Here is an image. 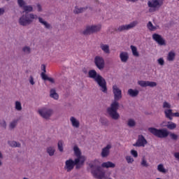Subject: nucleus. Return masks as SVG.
Segmentation results:
<instances>
[{"label":"nucleus","instance_id":"obj_37","mask_svg":"<svg viewBox=\"0 0 179 179\" xmlns=\"http://www.w3.org/2000/svg\"><path fill=\"white\" fill-rule=\"evenodd\" d=\"M138 85L141 87H148V81L140 80L138 81Z\"/></svg>","mask_w":179,"mask_h":179},{"label":"nucleus","instance_id":"obj_50","mask_svg":"<svg viewBox=\"0 0 179 179\" xmlns=\"http://www.w3.org/2000/svg\"><path fill=\"white\" fill-rule=\"evenodd\" d=\"M5 13V9L0 8V16H2Z\"/></svg>","mask_w":179,"mask_h":179},{"label":"nucleus","instance_id":"obj_7","mask_svg":"<svg viewBox=\"0 0 179 179\" xmlns=\"http://www.w3.org/2000/svg\"><path fill=\"white\" fill-rule=\"evenodd\" d=\"M38 113L42 118H44L45 120H50V118H51V115L54 114V110L48 108H42L38 110Z\"/></svg>","mask_w":179,"mask_h":179},{"label":"nucleus","instance_id":"obj_45","mask_svg":"<svg viewBox=\"0 0 179 179\" xmlns=\"http://www.w3.org/2000/svg\"><path fill=\"white\" fill-rule=\"evenodd\" d=\"M17 3L20 8H23L24 6V0H17Z\"/></svg>","mask_w":179,"mask_h":179},{"label":"nucleus","instance_id":"obj_29","mask_svg":"<svg viewBox=\"0 0 179 179\" xmlns=\"http://www.w3.org/2000/svg\"><path fill=\"white\" fill-rule=\"evenodd\" d=\"M157 170H158V171H159V173H164V174H166V173H167V170H166V169H164L163 164H160L158 165Z\"/></svg>","mask_w":179,"mask_h":179},{"label":"nucleus","instance_id":"obj_38","mask_svg":"<svg viewBox=\"0 0 179 179\" xmlns=\"http://www.w3.org/2000/svg\"><path fill=\"white\" fill-rule=\"evenodd\" d=\"M156 87L157 86V83L153 81H147V87Z\"/></svg>","mask_w":179,"mask_h":179},{"label":"nucleus","instance_id":"obj_23","mask_svg":"<svg viewBox=\"0 0 179 179\" xmlns=\"http://www.w3.org/2000/svg\"><path fill=\"white\" fill-rule=\"evenodd\" d=\"M8 143L10 148H21L22 144L15 141H8Z\"/></svg>","mask_w":179,"mask_h":179},{"label":"nucleus","instance_id":"obj_33","mask_svg":"<svg viewBox=\"0 0 179 179\" xmlns=\"http://www.w3.org/2000/svg\"><path fill=\"white\" fill-rule=\"evenodd\" d=\"M57 148L59 152H64V143H62V140L59 141Z\"/></svg>","mask_w":179,"mask_h":179},{"label":"nucleus","instance_id":"obj_44","mask_svg":"<svg viewBox=\"0 0 179 179\" xmlns=\"http://www.w3.org/2000/svg\"><path fill=\"white\" fill-rule=\"evenodd\" d=\"M0 126L1 127V128L6 129V127H7L6 121L5 120L1 121L0 122Z\"/></svg>","mask_w":179,"mask_h":179},{"label":"nucleus","instance_id":"obj_11","mask_svg":"<svg viewBox=\"0 0 179 179\" xmlns=\"http://www.w3.org/2000/svg\"><path fill=\"white\" fill-rule=\"evenodd\" d=\"M145 145H148V140L145 138V136H143V135H138V139L136 143L133 144V146L136 148H145Z\"/></svg>","mask_w":179,"mask_h":179},{"label":"nucleus","instance_id":"obj_35","mask_svg":"<svg viewBox=\"0 0 179 179\" xmlns=\"http://www.w3.org/2000/svg\"><path fill=\"white\" fill-rule=\"evenodd\" d=\"M43 80H48L50 83H55V80L52 78L48 77V76H43Z\"/></svg>","mask_w":179,"mask_h":179},{"label":"nucleus","instance_id":"obj_25","mask_svg":"<svg viewBox=\"0 0 179 179\" xmlns=\"http://www.w3.org/2000/svg\"><path fill=\"white\" fill-rule=\"evenodd\" d=\"M176 58V52L171 51L168 53L167 59L170 62L174 61Z\"/></svg>","mask_w":179,"mask_h":179},{"label":"nucleus","instance_id":"obj_14","mask_svg":"<svg viewBox=\"0 0 179 179\" xmlns=\"http://www.w3.org/2000/svg\"><path fill=\"white\" fill-rule=\"evenodd\" d=\"M164 0H151V1H148V6L149 8H160V6H162L163 1Z\"/></svg>","mask_w":179,"mask_h":179},{"label":"nucleus","instance_id":"obj_36","mask_svg":"<svg viewBox=\"0 0 179 179\" xmlns=\"http://www.w3.org/2000/svg\"><path fill=\"white\" fill-rule=\"evenodd\" d=\"M41 69L43 72L41 73V76L43 78V76H47V70H45V64H42L41 65Z\"/></svg>","mask_w":179,"mask_h":179},{"label":"nucleus","instance_id":"obj_60","mask_svg":"<svg viewBox=\"0 0 179 179\" xmlns=\"http://www.w3.org/2000/svg\"><path fill=\"white\" fill-rule=\"evenodd\" d=\"M178 96H179V94H178Z\"/></svg>","mask_w":179,"mask_h":179},{"label":"nucleus","instance_id":"obj_18","mask_svg":"<svg viewBox=\"0 0 179 179\" xmlns=\"http://www.w3.org/2000/svg\"><path fill=\"white\" fill-rule=\"evenodd\" d=\"M70 121L71 122L72 127L74 128H79V127H80V122H79V120H78L76 117L73 116L70 117Z\"/></svg>","mask_w":179,"mask_h":179},{"label":"nucleus","instance_id":"obj_15","mask_svg":"<svg viewBox=\"0 0 179 179\" xmlns=\"http://www.w3.org/2000/svg\"><path fill=\"white\" fill-rule=\"evenodd\" d=\"M113 146L111 144H108L106 147L102 148L101 152V157H108L110 156V149H111Z\"/></svg>","mask_w":179,"mask_h":179},{"label":"nucleus","instance_id":"obj_43","mask_svg":"<svg viewBox=\"0 0 179 179\" xmlns=\"http://www.w3.org/2000/svg\"><path fill=\"white\" fill-rule=\"evenodd\" d=\"M131 155L134 157H138V151L135 150H131L130 151Z\"/></svg>","mask_w":179,"mask_h":179},{"label":"nucleus","instance_id":"obj_20","mask_svg":"<svg viewBox=\"0 0 179 179\" xmlns=\"http://www.w3.org/2000/svg\"><path fill=\"white\" fill-rule=\"evenodd\" d=\"M127 94H129L130 97H138V95L139 94V90L129 89L127 92Z\"/></svg>","mask_w":179,"mask_h":179},{"label":"nucleus","instance_id":"obj_5","mask_svg":"<svg viewBox=\"0 0 179 179\" xmlns=\"http://www.w3.org/2000/svg\"><path fill=\"white\" fill-rule=\"evenodd\" d=\"M148 131L154 135V136H156L157 138H160L161 139H163V138H167V136H170L171 139L172 141H174L175 142H177L178 141V135L174 134V133H169V131L166 129H157L155 127H149Z\"/></svg>","mask_w":179,"mask_h":179},{"label":"nucleus","instance_id":"obj_51","mask_svg":"<svg viewBox=\"0 0 179 179\" xmlns=\"http://www.w3.org/2000/svg\"><path fill=\"white\" fill-rule=\"evenodd\" d=\"M80 165L83 166V164H80V162L76 164V169H80Z\"/></svg>","mask_w":179,"mask_h":179},{"label":"nucleus","instance_id":"obj_41","mask_svg":"<svg viewBox=\"0 0 179 179\" xmlns=\"http://www.w3.org/2000/svg\"><path fill=\"white\" fill-rule=\"evenodd\" d=\"M162 107L164 108H169V110H170V108H171V104H170V103L167 102V101H164L163 103V106Z\"/></svg>","mask_w":179,"mask_h":179},{"label":"nucleus","instance_id":"obj_1","mask_svg":"<svg viewBox=\"0 0 179 179\" xmlns=\"http://www.w3.org/2000/svg\"><path fill=\"white\" fill-rule=\"evenodd\" d=\"M23 14L18 20V23L20 26H23L24 27H27V26H30L34 20H38L39 23L45 26V29L48 30L52 29L51 24L47 22V21L44 20L43 17L37 16V15H34L33 13H29V12H33V6H24L23 7Z\"/></svg>","mask_w":179,"mask_h":179},{"label":"nucleus","instance_id":"obj_48","mask_svg":"<svg viewBox=\"0 0 179 179\" xmlns=\"http://www.w3.org/2000/svg\"><path fill=\"white\" fill-rule=\"evenodd\" d=\"M82 72L83 73H85V75H87V73H89L88 71H87V68L86 67H83L82 69Z\"/></svg>","mask_w":179,"mask_h":179},{"label":"nucleus","instance_id":"obj_55","mask_svg":"<svg viewBox=\"0 0 179 179\" xmlns=\"http://www.w3.org/2000/svg\"><path fill=\"white\" fill-rule=\"evenodd\" d=\"M150 12H155V10H156V9L155 8H150Z\"/></svg>","mask_w":179,"mask_h":179},{"label":"nucleus","instance_id":"obj_54","mask_svg":"<svg viewBox=\"0 0 179 179\" xmlns=\"http://www.w3.org/2000/svg\"><path fill=\"white\" fill-rule=\"evenodd\" d=\"M129 1V2H138V0H127Z\"/></svg>","mask_w":179,"mask_h":179},{"label":"nucleus","instance_id":"obj_39","mask_svg":"<svg viewBox=\"0 0 179 179\" xmlns=\"http://www.w3.org/2000/svg\"><path fill=\"white\" fill-rule=\"evenodd\" d=\"M22 51L25 54H30V52H31V49L29 46H24L22 48Z\"/></svg>","mask_w":179,"mask_h":179},{"label":"nucleus","instance_id":"obj_42","mask_svg":"<svg viewBox=\"0 0 179 179\" xmlns=\"http://www.w3.org/2000/svg\"><path fill=\"white\" fill-rule=\"evenodd\" d=\"M125 159H126L127 163H129V164L134 163V158H132L131 156H127L125 157Z\"/></svg>","mask_w":179,"mask_h":179},{"label":"nucleus","instance_id":"obj_10","mask_svg":"<svg viewBox=\"0 0 179 179\" xmlns=\"http://www.w3.org/2000/svg\"><path fill=\"white\" fill-rule=\"evenodd\" d=\"M79 162V159H76L74 161L72 159H69L66 161L64 169L66 170L68 173L72 171V169L75 167L76 164H78Z\"/></svg>","mask_w":179,"mask_h":179},{"label":"nucleus","instance_id":"obj_28","mask_svg":"<svg viewBox=\"0 0 179 179\" xmlns=\"http://www.w3.org/2000/svg\"><path fill=\"white\" fill-rule=\"evenodd\" d=\"M127 125L130 128H134V127H136V122H135V120L134 119H129L127 122Z\"/></svg>","mask_w":179,"mask_h":179},{"label":"nucleus","instance_id":"obj_26","mask_svg":"<svg viewBox=\"0 0 179 179\" xmlns=\"http://www.w3.org/2000/svg\"><path fill=\"white\" fill-rule=\"evenodd\" d=\"M47 153L49 155V156H54L55 153V148L54 147H48L46 149Z\"/></svg>","mask_w":179,"mask_h":179},{"label":"nucleus","instance_id":"obj_17","mask_svg":"<svg viewBox=\"0 0 179 179\" xmlns=\"http://www.w3.org/2000/svg\"><path fill=\"white\" fill-rule=\"evenodd\" d=\"M120 61L125 64L128 62V59H129V55L127 52H122L120 54Z\"/></svg>","mask_w":179,"mask_h":179},{"label":"nucleus","instance_id":"obj_13","mask_svg":"<svg viewBox=\"0 0 179 179\" xmlns=\"http://www.w3.org/2000/svg\"><path fill=\"white\" fill-rule=\"evenodd\" d=\"M152 39L155 40V41H156L159 45H166V41L164 38H163L162 35L159 34H153Z\"/></svg>","mask_w":179,"mask_h":179},{"label":"nucleus","instance_id":"obj_19","mask_svg":"<svg viewBox=\"0 0 179 179\" xmlns=\"http://www.w3.org/2000/svg\"><path fill=\"white\" fill-rule=\"evenodd\" d=\"M50 97H51V99H54V100H58V99H59V95L58 94V93H57V90H55V88H52L50 90Z\"/></svg>","mask_w":179,"mask_h":179},{"label":"nucleus","instance_id":"obj_24","mask_svg":"<svg viewBox=\"0 0 179 179\" xmlns=\"http://www.w3.org/2000/svg\"><path fill=\"white\" fill-rule=\"evenodd\" d=\"M130 48L131 50V52L132 55H134V57H139V52H138V48H136V46H134V45H131Z\"/></svg>","mask_w":179,"mask_h":179},{"label":"nucleus","instance_id":"obj_8","mask_svg":"<svg viewBox=\"0 0 179 179\" xmlns=\"http://www.w3.org/2000/svg\"><path fill=\"white\" fill-rule=\"evenodd\" d=\"M138 21H134L129 24L119 26L118 28L115 29V31H116V33H121L122 31H125V30H130V29L136 27Z\"/></svg>","mask_w":179,"mask_h":179},{"label":"nucleus","instance_id":"obj_52","mask_svg":"<svg viewBox=\"0 0 179 179\" xmlns=\"http://www.w3.org/2000/svg\"><path fill=\"white\" fill-rule=\"evenodd\" d=\"M0 159H3V155H2V152H0ZM0 166H2V162L0 161Z\"/></svg>","mask_w":179,"mask_h":179},{"label":"nucleus","instance_id":"obj_16","mask_svg":"<svg viewBox=\"0 0 179 179\" xmlns=\"http://www.w3.org/2000/svg\"><path fill=\"white\" fill-rule=\"evenodd\" d=\"M89 9V6H86L85 7H80L76 6L73 10V13L75 15H79V13H83V12H86V10Z\"/></svg>","mask_w":179,"mask_h":179},{"label":"nucleus","instance_id":"obj_47","mask_svg":"<svg viewBox=\"0 0 179 179\" xmlns=\"http://www.w3.org/2000/svg\"><path fill=\"white\" fill-rule=\"evenodd\" d=\"M29 83L33 86L34 85V78H33V76H29Z\"/></svg>","mask_w":179,"mask_h":179},{"label":"nucleus","instance_id":"obj_56","mask_svg":"<svg viewBox=\"0 0 179 179\" xmlns=\"http://www.w3.org/2000/svg\"><path fill=\"white\" fill-rule=\"evenodd\" d=\"M29 72H30V71L26 70L25 73H29Z\"/></svg>","mask_w":179,"mask_h":179},{"label":"nucleus","instance_id":"obj_6","mask_svg":"<svg viewBox=\"0 0 179 179\" xmlns=\"http://www.w3.org/2000/svg\"><path fill=\"white\" fill-rule=\"evenodd\" d=\"M101 30V25H92L87 26L85 29L83 31L82 34L84 36H90V34H94V33H99Z\"/></svg>","mask_w":179,"mask_h":179},{"label":"nucleus","instance_id":"obj_30","mask_svg":"<svg viewBox=\"0 0 179 179\" xmlns=\"http://www.w3.org/2000/svg\"><path fill=\"white\" fill-rule=\"evenodd\" d=\"M99 121H100L101 125H103L105 127H108V124H109L108 120H107L104 117H101Z\"/></svg>","mask_w":179,"mask_h":179},{"label":"nucleus","instance_id":"obj_53","mask_svg":"<svg viewBox=\"0 0 179 179\" xmlns=\"http://www.w3.org/2000/svg\"><path fill=\"white\" fill-rule=\"evenodd\" d=\"M173 117H179V113L176 112V113H173Z\"/></svg>","mask_w":179,"mask_h":179},{"label":"nucleus","instance_id":"obj_4","mask_svg":"<svg viewBox=\"0 0 179 179\" xmlns=\"http://www.w3.org/2000/svg\"><path fill=\"white\" fill-rule=\"evenodd\" d=\"M88 78H90V79H93L94 80V82L100 87L101 92H103V93H107V81H106V79L103 78L101 75L97 73V71H96V70H90L88 71Z\"/></svg>","mask_w":179,"mask_h":179},{"label":"nucleus","instance_id":"obj_21","mask_svg":"<svg viewBox=\"0 0 179 179\" xmlns=\"http://www.w3.org/2000/svg\"><path fill=\"white\" fill-rule=\"evenodd\" d=\"M164 114L166 118L170 120V121L173 120V110L171 109H166L164 110Z\"/></svg>","mask_w":179,"mask_h":179},{"label":"nucleus","instance_id":"obj_9","mask_svg":"<svg viewBox=\"0 0 179 179\" xmlns=\"http://www.w3.org/2000/svg\"><path fill=\"white\" fill-rule=\"evenodd\" d=\"M94 63L99 71H103L106 66V62H104V58L101 56H96L94 59Z\"/></svg>","mask_w":179,"mask_h":179},{"label":"nucleus","instance_id":"obj_31","mask_svg":"<svg viewBox=\"0 0 179 179\" xmlns=\"http://www.w3.org/2000/svg\"><path fill=\"white\" fill-rule=\"evenodd\" d=\"M15 108V110H17V111H22V103H20V101H16Z\"/></svg>","mask_w":179,"mask_h":179},{"label":"nucleus","instance_id":"obj_46","mask_svg":"<svg viewBox=\"0 0 179 179\" xmlns=\"http://www.w3.org/2000/svg\"><path fill=\"white\" fill-rule=\"evenodd\" d=\"M157 62L159 65H161V66H163V65H164V59H163V58L158 59Z\"/></svg>","mask_w":179,"mask_h":179},{"label":"nucleus","instance_id":"obj_40","mask_svg":"<svg viewBox=\"0 0 179 179\" xmlns=\"http://www.w3.org/2000/svg\"><path fill=\"white\" fill-rule=\"evenodd\" d=\"M141 164L143 167H149V164H148V161H146V159H145V157H143L142 158V162H141Z\"/></svg>","mask_w":179,"mask_h":179},{"label":"nucleus","instance_id":"obj_27","mask_svg":"<svg viewBox=\"0 0 179 179\" xmlns=\"http://www.w3.org/2000/svg\"><path fill=\"white\" fill-rule=\"evenodd\" d=\"M168 129H176L177 128V124L176 123H173L172 122H168V124L166 125Z\"/></svg>","mask_w":179,"mask_h":179},{"label":"nucleus","instance_id":"obj_59","mask_svg":"<svg viewBox=\"0 0 179 179\" xmlns=\"http://www.w3.org/2000/svg\"><path fill=\"white\" fill-rule=\"evenodd\" d=\"M7 1H9V0H7Z\"/></svg>","mask_w":179,"mask_h":179},{"label":"nucleus","instance_id":"obj_57","mask_svg":"<svg viewBox=\"0 0 179 179\" xmlns=\"http://www.w3.org/2000/svg\"><path fill=\"white\" fill-rule=\"evenodd\" d=\"M122 108H124V105H122Z\"/></svg>","mask_w":179,"mask_h":179},{"label":"nucleus","instance_id":"obj_3","mask_svg":"<svg viewBox=\"0 0 179 179\" xmlns=\"http://www.w3.org/2000/svg\"><path fill=\"white\" fill-rule=\"evenodd\" d=\"M89 167L91 169V174H92L94 178L103 179L106 176V173L103 170V167L105 169H114L115 167V164L111 162H103L100 165L96 164L90 163Z\"/></svg>","mask_w":179,"mask_h":179},{"label":"nucleus","instance_id":"obj_12","mask_svg":"<svg viewBox=\"0 0 179 179\" xmlns=\"http://www.w3.org/2000/svg\"><path fill=\"white\" fill-rule=\"evenodd\" d=\"M73 150L75 155L77 157L76 159H78L79 162H80V164H84L86 159L85 158V156L82 155V152H80V149H79V147H78V145L74 146Z\"/></svg>","mask_w":179,"mask_h":179},{"label":"nucleus","instance_id":"obj_58","mask_svg":"<svg viewBox=\"0 0 179 179\" xmlns=\"http://www.w3.org/2000/svg\"><path fill=\"white\" fill-rule=\"evenodd\" d=\"M0 83H1V80H0Z\"/></svg>","mask_w":179,"mask_h":179},{"label":"nucleus","instance_id":"obj_32","mask_svg":"<svg viewBox=\"0 0 179 179\" xmlns=\"http://www.w3.org/2000/svg\"><path fill=\"white\" fill-rule=\"evenodd\" d=\"M17 125V120H13L10 124H9V128L10 129H15L16 128V126Z\"/></svg>","mask_w":179,"mask_h":179},{"label":"nucleus","instance_id":"obj_22","mask_svg":"<svg viewBox=\"0 0 179 179\" xmlns=\"http://www.w3.org/2000/svg\"><path fill=\"white\" fill-rule=\"evenodd\" d=\"M100 48L105 52V54H110V45L101 43Z\"/></svg>","mask_w":179,"mask_h":179},{"label":"nucleus","instance_id":"obj_49","mask_svg":"<svg viewBox=\"0 0 179 179\" xmlns=\"http://www.w3.org/2000/svg\"><path fill=\"white\" fill-rule=\"evenodd\" d=\"M37 8H38V12H41L43 10L41 5L37 4Z\"/></svg>","mask_w":179,"mask_h":179},{"label":"nucleus","instance_id":"obj_34","mask_svg":"<svg viewBox=\"0 0 179 179\" xmlns=\"http://www.w3.org/2000/svg\"><path fill=\"white\" fill-rule=\"evenodd\" d=\"M147 27L148 29L150 30V31H154V30H156V29H157L156 27L153 26V24L150 21L148 22Z\"/></svg>","mask_w":179,"mask_h":179},{"label":"nucleus","instance_id":"obj_2","mask_svg":"<svg viewBox=\"0 0 179 179\" xmlns=\"http://www.w3.org/2000/svg\"><path fill=\"white\" fill-rule=\"evenodd\" d=\"M113 93L114 101L112 102L110 107L106 108V113L111 120L117 121L120 120V113H118L120 103L118 101L122 99V92L117 85H115L113 86Z\"/></svg>","mask_w":179,"mask_h":179}]
</instances>
